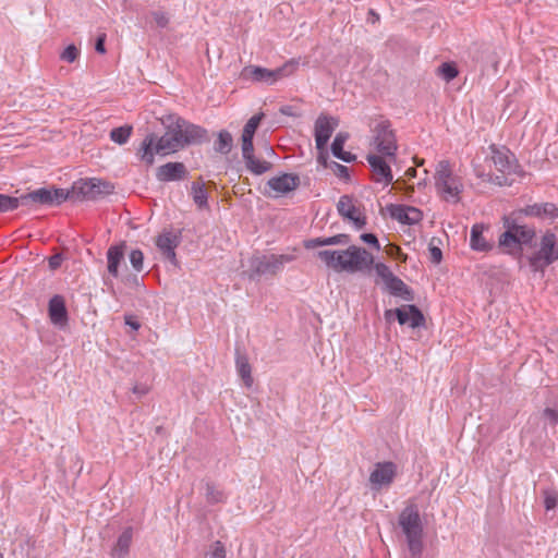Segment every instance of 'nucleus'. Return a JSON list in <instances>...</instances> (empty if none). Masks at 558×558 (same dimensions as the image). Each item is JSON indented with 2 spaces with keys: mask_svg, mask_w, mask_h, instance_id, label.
<instances>
[{
  "mask_svg": "<svg viewBox=\"0 0 558 558\" xmlns=\"http://www.w3.org/2000/svg\"><path fill=\"white\" fill-rule=\"evenodd\" d=\"M500 221L504 231L498 236V248L515 259L520 269L526 265L532 274L544 277L546 268L558 260L556 233L547 229L538 240L536 226L527 222L518 208L502 215Z\"/></svg>",
  "mask_w": 558,
  "mask_h": 558,
  "instance_id": "1",
  "label": "nucleus"
},
{
  "mask_svg": "<svg viewBox=\"0 0 558 558\" xmlns=\"http://www.w3.org/2000/svg\"><path fill=\"white\" fill-rule=\"evenodd\" d=\"M166 132L158 136L148 133L136 149V157L147 166H153L155 155L166 156L178 153L190 146H198L210 142L209 131L195 124L178 113H169L161 118Z\"/></svg>",
  "mask_w": 558,
  "mask_h": 558,
  "instance_id": "2",
  "label": "nucleus"
},
{
  "mask_svg": "<svg viewBox=\"0 0 558 558\" xmlns=\"http://www.w3.org/2000/svg\"><path fill=\"white\" fill-rule=\"evenodd\" d=\"M317 258L338 272H365L376 269L375 257L366 248L349 245L345 250H323L316 254Z\"/></svg>",
  "mask_w": 558,
  "mask_h": 558,
  "instance_id": "3",
  "label": "nucleus"
},
{
  "mask_svg": "<svg viewBox=\"0 0 558 558\" xmlns=\"http://www.w3.org/2000/svg\"><path fill=\"white\" fill-rule=\"evenodd\" d=\"M398 525L405 536L410 558H422L424 526L415 504L408 505L399 514Z\"/></svg>",
  "mask_w": 558,
  "mask_h": 558,
  "instance_id": "4",
  "label": "nucleus"
},
{
  "mask_svg": "<svg viewBox=\"0 0 558 558\" xmlns=\"http://www.w3.org/2000/svg\"><path fill=\"white\" fill-rule=\"evenodd\" d=\"M114 184L102 178H81L74 181L70 189H65L69 193L70 202H101L109 195L114 193Z\"/></svg>",
  "mask_w": 558,
  "mask_h": 558,
  "instance_id": "5",
  "label": "nucleus"
},
{
  "mask_svg": "<svg viewBox=\"0 0 558 558\" xmlns=\"http://www.w3.org/2000/svg\"><path fill=\"white\" fill-rule=\"evenodd\" d=\"M19 197L21 207L28 211H36L43 207H58L64 202H68L70 196L65 189L51 184L35 190H28Z\"/></svg>",
  "mask_w": 558,
  "mask_h": 558,
  "instance_id": "6",
  "label": "nucleus"
},
{
  "mask_svg": "<svg viewBox=\"0 0 558 558\" xmlns=\"http://www.w3.org/2000/svg\"><path fill=\"white\" fill-rule=\"evenodd\" d=\"M298 66L299 61L295 59H291L276 69H267L262 65L250 64L242 69L240 78L245 82L274 85L281 78L293 74Z\"/></svg>",
  "mask_w": 558,
  "mask_h": 558,
  "instance_id": "7",
  "label": "nucleus"
},
{
  "mask_svg": "<svg viewBox=\"0 0 558 558\" xmlns=\"http://www.w3.org/2000/svg\"><path fill=\"white\" fill-rule=\"evenodd\" d=\"M295 259L296 256L294 254L265 255L256 253L248 259L247 278L251 281H258L265 275L276 276L283 269L286 264L292 263Z\"/></svg>",
  "mask_w": 558,
  "mask_h": 558,
  "instance_id": "8",
  "label": "nucleus"
},
{
  "mask_svg": "<svg viewBox=\"0 0 558 558\" xmlns=\"http://www.w3.org/2000/svg\"><path fill=\"white\" fill-rule=\"evenodd\" d=\"M434 179L435 187L444 201L454 204L461 201L463 183L460 177L453 174L448 160L438 162Z\"/></svg>",
  "mask_w": 558,
  "mask_h": 558,
  "instance_id": "9",
  "label": "nucleus"
},
{
  "mask_svg": "<svg viewBox=\"0 0 558 558\" xmlns=\"http://www.w3.org/2000/svg\"><path fill=\"white\" fill-rule=\"evenodd\" d=\"M375 272L383 283V291L407 302H413L415 300L414 290L396 276L385 263L377 262Z\"/></svg>",
  "mask_w": 558,
  "mask_h": 558,
  "instance_id": "10",
  "label": "nucleus"
},
{
  "mask_svg": "<svg viewBox=\"0 0 558 558\" xmlns=\"http://www.w3.org/2000/svg\"><path fill=\"white\" fill-rule=\"evenodd\" d=\"M387 324L397 320L400 326H409L412 329L426 327V317L416 304H403L396 308H388L384 312Z\"/></svg>",
  "mask_w": 558,
  "mask_h": 558,
  "instance_id": "11",
  "label": "nucleus"
},
{
  "mask_svg": "<svg viewBox=\"0 0 558 558\" xmlns=\"http://www.w3.org/2000/svg\"><path fill=\"white\" fill-rule=\"evenodd\" d=\"M376 133L374 136V144L377 153L388 157L389 161H397V135L396 131L391 129L389 120L380 121L374 129Z\"/></svg>",
  "mask_w": 558,
  "mask_h": 558,
  "instance_id": "12",
  "label": "nucleus"
},
{
  "mask_svg": "<svg viewBox=\"0 0 558 558\" xmlns=\"http://www.w3.org/2000/svg\"><path fill=\"white\" fill-rule=\"evenodd\" d=\"M301 185V179L298 173L294 172H280L278 175L270 178L266 182V186L263 194L266 197L277 198L279 196L288 195L291 192L298 190Z\"/></svg>",
  "mask_w": 558,
  "mask_h": 558,
  "instance_id": "13",
  "label": "nucleus"
},
{
  "mask_svg": "<svg viewBox=\"0 0 558 558\" xmlns=\"http://www.w3.org/2000/svg\"><path fill=\"white\" fill-rule=\"evenodd\" d=\"M353 195H342L337 203V210L344 221L352 223L356 230H361L367 225V217L353 204Z\"/></svg>",
  "mask_w": 558,
  "mask_h": 558,
  "instance_id": "14",
  "label": "nucleus"
},
{
  "mask_svg": "<svg viewBox=\"0 0 558 558\" xmlns=\"http://www.w3.org/2000/svg\"><path fill=\"white\" fill-rule=\"evenodd\" d=\"M398 474V465L392 461L377 462L369 474L372 489L379 490L390 486Z\"/></svg>",
  "mask_w": 558,
  "mask_h": 558,
  "instance_id": "15",
  "label": "nucleus"
},
{
  "mask_svg": "<svg viewBox=\"0 0 558 558\" xmlns=\"http://www.w3.org/2000/svg\"><path fill=\"white\" fill-rule=\"evenodd\" d=\"M47 314L50 323L60 330L69 326L70 314L66 301L62 294H53L47 305Z\"/></svg>",
  "mask_w": 558,
  "mask_h": 558,
  "instance_id": "16",
  "label": "nucleus"
},
{
  "mask_svg": "<svg viewBox=\"0 0 558 558\" xmlns=\"http://www.w3.org/2000/svg\"><path fill=\"white\" fill-rule=\"evenodd\" d=\"M518 209L520 215H523L526 219L535 218L541 221H549L550 223L558 219V206L551 202L527 204Z\"/></svg>",
  "mask_w": 558,
  "mask_h": 558,
  "instance_id": "17",
  "label": "nucleus"
},
{
  "mask_svg": "<svg viewBox=\"0 0 558 558\" xmlns=\"http://www.w3.org/2000/svg\"><path fill=\"white\" fill-rule=\"evenodd\" d=\"M386 210L391 219L404 226L417 225L424 216L420 208L404 204H388Z\"/></svg>",
  "mask_w": 558,
  "mask_h": 558,
  "instance_id": "18",
  "label": "nucleus"
},
{
  "mask_svg": "<svg viewBox=\"0 0 558 558\" xmlns=\"http://www.w3.org/2000/svg\"><path fill=\"white\" fill-rule=\"evenodd\" d=\"M388 157L378 154L369 153L366 156V160L369 165L371 171L374 174L373 181L376 183H383L389 185L393 182V174Z\"/></svg>",
  "mask_w": 558,
  "mask_h": 558,
  "instance_id": "19",
  "label": "nucleus"
},
{
  "mask_svg": "<svg viewBox=\"0 0 558 558\" xmlns=\"http://www.w3.org/2000/svg\"><path fill=\"white\" fill-rule=\"evenodd\" d=\"M156 179L159 182H174L186 180L190 172L181 161H168L156 169Z\"/></svg>",
  "mask_w": 558,
  "mask_h": 558,
  "instance_id": "20",
  "label": "nucleus"
},
{
  "mask_svg": "<svg viewBox=\"0 0 558 558\" xmlns=\"http://www.w3.org/2000/svg\"><path fill=\"white\" fill-rule=\"evenodd\" d=\"M339 125L338 118L320 113L314 124V138L316 145H328V142Z\"/></svg>",
  "mask_w": 558,
  "mask_h": 558,
  "instance_id": "21",
  "label": "nucleus"
},
{
  "mask_svg": "<svg viewBox=\"0 0 558 558\" xmlns=\"http://www.w3.org/2000/svg\"><path fill=\"white\" fill-rule=\"evenodd\" d=\"M489 230V225L480 222L474 223L470 231V247L474 252L488 253L495 248L493 241L486 240L484 232Z\"/></svg>",
  "mask_w": 558,
  "mask_h": 558,
  "instance_id": "22",
  "label": "nucleus"
},
{
  "mask_svg": "<svg viewBox=\"0 0 558 558\" xmlns=\"http://www.w3.org/2000/svg\"><path fill=\"white\" fill-rule=\"evenodd\" d=\"M126 248V241H120L110 245L107 250V270L114 278L119 277V269L121 264L124 262Z\"/></svg>",
  "mask_w": 558,
  "mask_h": 558,
  "instance_id": "23",
  "label": "nucleus"
},
{
  "mask_svg": "<svg viewBox=\"0 0 558 558\" xmlns=\"http://www.w3.org/2000/svg\"><path fill=\"white\" fill-rule=\"evenodd\" d=\"M349 137L350 135L348 132H338L330 145V153L335 158L347 163H352L356 160L357 157L355 154L344 150V145Z\"/></svg>",
  "mask_w": 558,
  "mask_h": 558,
  "instance_id": "24",
  "label": "nucleus"
},
{
  "mask_svg": "<svg viewBox=\"0 0 558 558\" xmlns=\"http://www.w3.org/2000/svg\"><path fill=\"white\" fill-rule=\"evenodd\" d=\"M133 526H126L123 529L109 553L111 558H126L129 556L133 541Z\"/></svg>",
  "mask_w": 558,
  "mask_h": 558,
  "instance_id": "25",
  "label": "nucleus"
},
{
  "mask_svg": "<svg viewBox=\"0 0 558 558\" xmlns=\"http://www.w3.org/2000/svg\"><path fill=\"white\" fill-rule=\"evenodd\" d=\"M351 242V235L347 233H339L331 236H318L313 239H307L303 241V246L306 250H313L322 246H331V245H348Z\"/></svg>",
  "mask_w": 558,
  "mask_h": 558,
  "instance_id": "26",
  "label": "nucleus"
},
{
  "mask_svg": "<svg viewBox=\"0 0 558 558\" xmlns=\"http://www.w3.org/2000/svg\"><path fill=\"white\" fill-rule=\"evenodd\" d=\"M489 148L496 169L502 173L508 172L512 166V158H517L515 155L506 146L497 147L495 144H492Z\"/></svg>",
  "mask_w": 558,
  "mask_h": 558,
  "instance_id": "27",
  "label": "nucleus"
},
{
  "mask_svg": "<svg viewBox=\"0 0 558 558\" xmlns=\"http://www.w3.org/2000/svg\"><path fill=\"white\" fill-rule=\"evenodd\" d=\"M182 229L177 232L163 230L155 239V245L160 253L169 250H177L182 242Z\"/></svg>",
  "mask_w": 558,
  "mask_h": 558,
  "instance_id": "28",
  "label": "nucleus"
},
{
  "mask_svg": "<svg viewBox=\"0 0 558 558\" xmlns=\"http://www.w3.org/2000/svg\"><path fill=\"white\" fill-rule=\"evenodd\" d=\"M242 158L245 162V168L254 175H262L272 169V163L257 158L255 156V149L242 154Z\"/></svg>",
  "mask_w": 558,
  "mask_h": 558,
  "instance_id": "29",
  "label": "nucleus"
},
{
  "mask_svg": "<svg viewBox=\"0 0 558 558\" xmlns=\"http://www.w3.org/2000/svg\"><path fill=\"white\" fill-rule=\"evenodd\" d=\"M235 367L238 375L243 381L244 386L246 388H251L254 383L252 376V366L246 354L241 353L239 350L235 351Z\"/></svg>",
  "mask_w": 558,
  "mask_h": 558,
  "instance_id": "30",
  "label": "nucleus"
},
{
  "mask_svg": "<svg viewBox=\"0 0 558 558\" xmlns=\"http://www.w3.org/2000/svg\"><path fill=\"white\" fill-rule=\"evenodd\" d=\"M191 195L199 209L208 208V192L202 177H199L198 181L192 182Z\"/></svg>",
  "mask_w": 558,
  "mask_h": 558,
  "instance_id": "31",
  "label": "nucleus"
},
{
  "mask_svg": "<svg viewBox=\"0 0 558 558\" xmlns=\"http://www.w3.org/2000/svg\"><path fill=\"white\" fill-rule=\"evenodd\" d=\"M233 147V137L227 130L217 133V140L214 143V150L221 155H228Z\"/></svg>",
  "mask_w": 558,
  "mask_h": 558,
  "instance_id": "32",
  "label": "nucleus"
},
{
  "mask_svg": "<svg viewBox=\"0 0 558 558\" xmlns=\"http://www.w3.org/2000/svg\"><path fill=\"white\" fill-rule=\"evenodd\" d=\"M132 133L133 125L124 124L121 126L113 128L109 133V137L113 143L118 145H124L129 142Z\"/></svg>",
  "mask_w": 558,
  "mask_h": 558,
  "instance_id": "33",
  "label": "nucleus"
},
{
  "mask_svg": "<svg viewBox=\"0 0 558 558\" xmlns=\"http://www.w3.org/2000/svg\"><path fill=\"white\" fill-rule=\"evenodd\" d=\"M436 74L446 83H450L459 75V68L456 62L446 61L437 68Z\"/></svg>",
  "mask_w": 558,
  "mask_h": 558,
  "instance_id": "34",
  "label": "nucleus"
},
{
  "mask_svg": "<svg viewBox=\"0 0 558 558\" xmlns=\"http://www.w3.org/2000/svg\"><path fill=\"white\" fill-rule=\"evenodd\" d=\"M205 496L209 505H216L225 501V494L218 489L213 482H206L205 484Z\"/></svg>",
  "mask_w": 558,
  "mask_h": 558,
  "instance_id": "35",
  "label": "nucleus"
},
{
  "mask_svg": "<svg viewBox=\"0 0 558 558\" xmlns=\"http://www.w3.org/2000/svg\"><path fill=\"white\" fill-rule=\"evenodd\" d=\"M20 206V197L0 193V214L16 210Z\"/></svg>",
  "mask_w": 558,
  "mask_h": 558,
  "instance_id": "36",
  "label": "nucleus"
},
{
  "mask_svg": "<svg viewBox=\"0 0 558 558\" xmlns=\"http://www.w3.org/2000/svg\"><path fill=\"white\" fill-rule=\"evenodd\" d=\"M543 504L546 511L555 510L558 506V492L553 487L542 489Z\"/></svg>",
  "mask_w": 558,
  "mask_h": 558,
  "instance_id": "37",
  "label": "nucleus"
},
{
  "mask_svg": "<svg viewBox=\"0 0 558 558\" xmlns=\"http://www.w3.org/2000/svg\"><path fill=\"white\" fill-rule=\"evenodd\" d=\"M144 253L140 248H133L129 252V260L136 272H141L144 269Z\"/></svg>",
  "mask_w": 558,
  "mask_h": 558,
  "instance_id": "38",
  "label": "nucleus"
},
{
  "mask_svg": "<svg viewBox=\"0 0 558 558\" xmlns=\"http://www.w3.org/2000/svg\"><path fill=\"white\" fill-rule=\"evenodd\" d=\"M317 156L316 160L319 166L325 169L330 168L335 160L329 158L328 145H316Z\"/></svg>",
  "mask_w": 558,
  "mask_h": 558,
  "instance_id": "39",
  "label": "nucleus"
},
{
  "mask_svg": "<svg viewBox=\"0 0 558 558\" xmlns=\"http://www.w3.org/2000/svg\"><path fill=\"white\" fill-rule=\"evenodd\" d=\"M329 169L343 182L351 181V170L347 166L333 161Z\"/></svg>",
  "mask_w": 558,
  "mask_h": 558,
  "instance_id": "40",
  "label": "nucleus"
},
{
  "mask_svg": "<svg viewBox=\"0 0 558 558\" xmlns=\"http://www.w3.org/2000/svg\"><path fill=\"white\" fill-rule=\"evenodd\" d=\"M254 136H255V133L251 132L248 129L243 128L242 134H241L242 154L255 149L254 148Z\"/></svg>",
  "mask_w": 558,
  "mask_h": 558,
  "instance_id": "41",
  "label": "nucleus"
},
{
  "mask_svg": "<svg viewBox=\"0 0 558 558\" xmlns=\"http://www.w3.org/2000/svg\"><path fill=\"white\" fill-rule=\"evenodd\" d=\"M209 558H227L226 546L220 541H215L210 544L209 550L206 553Z\"/></svg>",
  "mask_w": 558,
  "mask_h": 558,
  "instance_id": "42",
  "label": "nucleus"
},
{
  "mask_svg": "<svg viewBox=\"0 0 558 558\" xmlns=\"http://www.w3.org/2000/svg\"><path fill=\"white\" fill-rule=\"evenodd\" d=\"M148 16L155 22L157 28H167L169 25L170 19L165 11H151Z\"/></svg>",
  "mask_w": 558,
  "mask_h": 558,
  "instance_id": "43",
  "label": "nucleus"
},
{
  "mask_svg": "<svg viewBox=\"0 0 558 558\" xmlns=\"http://www.w3.org/2000/svg\"><path fill=\"white\" fill-rule=\"evenodd\" d=\"M78 57L80 49L74 44L68 45L60 54V59L69 63L75 62Z\"/></svg>",
  "mask_w": 558,
  "mask_h": 558,
  "instance_id": "44",
  "label": "nucleus"
},
{
  "mask_svg": "<svg viewBox=\"0 0 558 558\" xmlns=\"http://www.w3.org/2000/svg\"><path fill=\"white\" fill-rule=\"evenodd\" d=\"M435 241H436V238H433L432 241L428 244L429 260L434 265H439L442 262L444 256H442L441 248L438 245L434 244Z\"/></svg>",
  "mask_w": 558,
  "mask_h": 558,
  "instance_id": "45",
  "label": "nucleus"
},
{
  "mask_svg": "<svg viewBox=\"0 0 558 558\" xmlns=\"http://www.w3.org/2000/svg\"><path fill=\"white\" fill-rule=\"evenodd\" d=\"M360 240L367 244L369 247L376 250V251H380V243H379V240L377 238V235L373 232H364L360 235Z\"/></svg>",
  "mask_w": 558,
  "mask_h": 558,
  "instance_id": "46",
  "label": "nucleus"
},
{
  "mask_svg": "<svg viewBox=\"0 0 558 558\" xmlns=\"http://www.w3.org/2000/svg\"><path fill=\"white\" fill-rule=\"evenodd\" d=\"M264 118V112L256 113L246 121L243 128L248 129L251 132L256 134V131L258 130Z\"/></svg>",
  "mask_w": 558,
  "mask_h": 558,
  "instance_id": "47",
  "label": "nucleus"
},
{
  "mask_svg": "<svg viewBox=\"0 0 558 558\" xmlns=\"http://www.w3.org/2000/svg\"><path fill=\"white\" fill-rule=\"evenodd\" d=\"M65 258H66L65 255L61 252H58V253L49 256L47 258L49 269L52 271L58 270L61 267V265Z\"/></svg>",
  "mask_w": 558,
  "mask_h": 558,
  "instance_id": "48",
  "label": "nucleus"
},
{
  "mask_svg": "<svg viewBox=\"0 0 558 558\" xmlns=\"http://www.w3.org/2000/svg\"><path fill=\"white\" fill-rule=\"evenodd\" d=\"M487 182H490L495 185H498V186H511L513 184V181L512 180H508L507 177L505 175H495L493 173H487V179H486Z\"/></svg>",
  "mask_w": 558,
  "mask_h": 558,
  "instance_id": "49",
  "label": "nucleus"
},
{
  "mask_svg": "<svg viewBox=\"0 0 558 558\" xmlns=\"http://www.w3.org/2000/svg\"><path fill=\"white\" fill-rule=\"evenodd\" d=\"M106 40H107L106 33H100L97 35V37L95 39V45H94V49L97 53L105 54L107 52Z\"/></svg>",
  "mask_w": 558,
  "mask_h": 558,
  "instance_id": "50",
  "label": "nucleus"
},
{
  "mask_svg": "<svg viewBox=\"0 0 558 558\" xmlns=\"http://www.w3.org/2000/svg\"><path fill=\"white\" fill-rule=\"evenodd\" d=\"M543 416L548 421L549 425L556 426L558 424V409L547 407L543 410Z\"/></svg>",
  "mask_w": 558,
  "mask_h": 558,
  "instance_id": "51",
  "label": "nucleus"
},
{
  "mask_svg": "<svg viewBox=\"0 0 558 558\" xmlns=\"http://www.w3.org/2000/svg\"><path fill=\"white\" fill-rule=\"evenodd\" d=\"M163 259L168 263H170L174 268L181 269V263L179 262L177 257L175 250H169L161 253Z\"/></svg>",
  "mask_w": 558,
  "mask_h": 558,
  "instance_id": "52",
  "label": "nucleus"
},
{
  "mask_svg": "<svg viewBox=\"0 0 558 558\" xmlns=\"http://www.w3.org/2000/svg\"><path fill=\"white\" fill-rule=\"evenodd\" d=\"M279 112L287 117L300 118L302 116L301 111L296 109L294 106L284 105L279 108Z\"/></svg>",
  "mask_w": 558,
  "mask_h": 558,
  "instance_id": "53",
  "label": "nucleus"
},
{
  "mask_svg": "<svg viewBox=\"0 0 558 558\" xmlns=\"http://www.w3.org/2000/svg\"><path fill=\"white\" fill-rule=\"evenodd\" d=\"M124 324L131 328L133 331H138L141 328V322L135 315H124Z\"/></svg>",
  "mask_w": 558,
  "mask_h": 558,
  "instance_id": "54",
  "label": "nucleus"
},
{
  "mask_svg": "<svg viewBox=\"0 0 558 558\" xmlns=\"http://www.w3.org/2000/svg\"><path fill=\"white\" fill-rule=\"evenodd\" d=\"M507 173H513L520 178L526 175V171L522 168L517 158H512V166Z\"/></svg>",
  "mask_w": 558,
  "mask_h": 558,
  "instance_id": "55",
  "label": "nucleus"
},
{
  "mask_svg": "<svg viewBox=\"0 0 558 558\" xmlns=\"http://www.w3.org/2000/svg\"><path fill=\"white\" fill-rule=\"evenodd\" d=\"M124 282L131 287H140L142 284V280L135 274L128 275Z\"/></svg>",
  "mask_w": 558,
  "mask_h": 558,
  "instance_id": "56",
  "label": "nucleus"
},
{
  "mask_svg": "<svg viewBox=\"0 0 558 558\" xmlns=\"http://www.w3.org/2000/svg\"><path fill=\"white\" fill-rule=\"evenodd\" d=\"M379 20L380 15L374 9H368L366 22L369 24H376Z\"/></svg>",
  "mask_w": 558,
  "mask_h": 558,
  "instance_id": "57",
  "label": "nucleus"
},
{
  "mask_svg": "<svg viewBox=\"0 0 558 558\" xmlns=\"http://www.w3.org/2000/svg\"><path fill=\"white\" fill-rule=\"evenodd\" d=\"M133 392L138 397H143L148 392V388L145 385H135Z\"/></svg>",
  "mask_w": 558,
  "mask_h": 558,
  "instance_id": "58",
  "label": "nucleus"
},
{
  "mask_svg": "<svg viewBox=\"0 0 558 558\" xmlns=\"http://www.w3.org/2000/svg\"><path fill=\"white\" fill-rule=\"evenodd\" d=\"M409 179H413L417 175V170L415 167H411L409 169H407L405 173H404Z\"/></svg>",
  "mask_w": 558,
  "mask_h": 558,
  "instance_id": "59",
  "label": "nucleus"
},
{
  "mask_svg": "<svg viewBox=\"0 0 558 558\" xmlns=\"http://www.w3.org/2000/svg\"><path fill=\"white\" fill-rule=\"evenodd\" d=\"M413 161L415 163V168L416 167H422L425 163V160L423 158L417 157V156L413 157Z\"/></svg>",
  "mask_w": 558,
  "mask_h": 558,
  "instance_id": "60",
  "label": "nucleus"
},
{
  "mask_svg": "<svg viewBox=\"0 0 558 558\" xmlns=\"http://www.w3.org/2000/svg\"><path fill=\"white\" fill-rule=\"evenodd\" d=\"M104 283H105V286H107V287H108V289H110V290L113 292V283H112V281H111V280H109V279H105V280H104Z\"/></svg>",
  "mask_w": 558,
  "mask_h": 558,
  "instance_id": "61",
  "label": "nucleus"
},
{
  "mask_svg": "<svg viewBox=\"0 0 558 558\" xmlns=\"http://www.w3.org/2000/svg\"><path fill=\"white\" fill-rule=\"evenodd\" d=\"M476 175H477L478 178L483 179L484 181H486V179H487V173H485V172H483V171H482V172H477V173H476Z\"/></svg>",
  "mask_w": 558,
  "mask_h": 558,
  "instance_id": "62",
  "label": "nucleus"
},
{
  "mask_svg": "<svg viewBox=\"0 0 558 558\" xmlns=\"http://www.w3.org/2000/svg\"><path fill=\"white\" fill-rule=\"evenodd\" d=\"M508 4L512 5V4H517V3H520L522 2L523 0H506Z\"/></svg>",
  "mask_w": 558,
  "mask_h": 558,
  "instance_id": "63",
  "label": "nucleus"
},
{
  "mask_svg": "<svg viewBox=\"0 0 558 558\" xmlns=\"http://www.w3.org/2000/svg\"><path fill=\"white\" fill-rule=\"evenodd\" d=\"M425 185H426V180L420 181V182L417 183V187H418V189H422V187H424Z\"/></svg>",
  "mask_w": 558,
  "mask_h": 558,
  "instance_id": "64",
  "label": "nucleus"
}]
</instances>
